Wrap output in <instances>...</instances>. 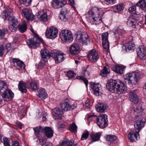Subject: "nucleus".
<instances>
[{"label":"nucleus","instance_id":"f257e3e1","mask_svg":"<svg viewBox=\"0 0 146 146\" xmlns=\"http://www.w3.org/2000/svg\"><path fill=\"white\" fill-rule=\"evenodd\" d=\"M106 88L110 92L118 94L124 93L127 90L125 84L119 80H109L106 84Z\"/></svg>","mask_w":146,"mask_h":146},{"label":"nucleus","instance_id":"f03ea898","mask_svg":"<svg viewBox=\"0 0 146 146\" xmlns=\"http://www.w3.org/2000/svg\"><path fill=\"white\" fill-rule=\"evenodd\" d=\"M0 94L2 97L8 101L11 100L14 96V94L10 90L8 89L5 81L0 80Z\"/></svg>","mask_w":146,"mask_h":146},{"label":"nucleus","instance_id":"7ed1b4c3","mask_svg":"<svg viewBox=\"0 0 146 146\" xmlns=\"http://www.w3.org/2000/svg\"><path fill=\"white\" fill-rule=\"evenodd\" d=\"M146 121L145 119L140 118V119L137 121L136 124L134 125L136 133H134L133 131H132L130 132L128 135V138L131 141H133L137 139V135H138V133L141 128L144 126Z\"/></svg>","mask_w":146,"mask_h":146},{"label":"nucleus","instance_id":"20e7f679","mask_svg":"<svg viewBox=\"0 0 146 146\" xmlns=\"http://www.w3.org/2000/svg\"><path fill=\"white\" fill-rule=\"evenodd\" d=\"M75 36L76 41L80 44L88 45L91 42L88 35L86 34H83L81 31L77 32L75 34Z\"/></svg>","mask_w":146,"mask_h":146},{"label":"nucleus","instance_id":"39448f33","mask_svg":"<svg viewBox=\"0 0 146 146\" xmlns=\"http://www.w3.org/2000/svg\"><path fill=\"white\" fill-rule=\"evenodd\" d=\"M36 137H38L40 132H44L46 136L48 138H51L53 136V132L52 129L49 127H46L44 128L41 126L36 127L33 128Z\"/></svg>","mask_w":146,"mask_h":146},{"label":"nucleus","instance_id":"423d86ee","mask_svg":"<svg viewBox=\"0 0 146 146\" xmlns=\"http://www.w3.org/2000/svg\"><path fill=\"white\" fill-rule=\"evenodd\" d=\"M125 82L128 84H135L139 80L140 75L137 72L127 73L124 76Z\"/></svg>","mask_w":146,"mask_h":146},{"label":"nucleus","instance_id":"0eeeda50","mask_svg":"<svg viewBox=\"0 0 146 146\" xmlns=\"http://www.w3.org/2000/svg\"><path fill=\"white\" fill-rule=\"evenodd\" d=\"M34 36L28 40L27 42L29 46H38L42 45L43 46L46 45L45 42L36 34H34Z\"/></svg>","mask_w":146,"mask_h":146},{"label":"nucleus","instance_id":"6e6552de","mask_svg":"<svg viewBox=\"0 0 146 146\" xmlns=\"http://www.w3.org/2000/svg\"><path fill=\"white\" fill-rule=\"evenodd\" d=\"M108 118L106 115L100 114L96 119V123L101 128H105L108 124Z\"/></svg>","mask_w":146,"mask_h":146},{"label":"nucleus","instance_id":"1a4fd4ad","mask_svg":"<svg viewBox=\"0 0 146 146\" xmlns=\"http://www.w3.org/2000/svg\"><path fill=\"white\" fill-rule=\"evenodd\" d=\"M60 37L62 40L65 42H71L73 40L72 32L68 30H63L61 32Z\"/></svg>","mask_w":146,"mask_h":146},{"label":"nucleus","instance_id":"9d476101","mask_svg":"<svg viewBox=\"0 0 146 146\" xmlns=\"http://www.w3.org/2000/svg\"><path fill=\"white\" fill-rule=\"evenodd\" d=\"M95 14L94 11L92 9L91 10L88 12V15L89 18L88 19V21L92 24H98L101 23L102 19L100 17V15H98V18L96 17H94Z\"/></svg>","mask_w":146,"mask_h":146},{"label":"nucleus","instance_id":"9b49d317","mask_svg":"<svg viewBox=\"0 0 146 146\" xmlns=\"http://www.w3.org/2000/svg\"><path fill=\"white\" fill-rule=\"evenodd\" d=\"M51 56L54 58L56 63H58L62 62L64 60L65 54L61 53L60 51L52 52Z\"/></svg>","mask_w":146,"mask_h":146},{"label":"nucleus","instance_id":"f8f14e48","mask_svg":"<svg viewBox=\"0 0 146 146\" xmlns=\"http://www.w3.org/2000/svg\"><path fill=\"white\" fill-rule=\"evenodd\" d=\"M58 31L57 29L54 27H51L47 29L45 33L46 36L50 39H54L57 37Z\"/></svg>","mask_w":146,"mask_h":146},{"label":"nucleus","instance_id":"ddd939ff","mask_svg":"<svg viewBox=\"0 0 146 146\" xmlns=\"http://www.w3.org/2000/svg\"><path fill=\"white\" fill-rule=\"evenodd\" d=\"M88 57L91 62H95L98 60L99 56L98 51L94 49H92L90 51Z\"/></svg>","mask_w":146,"mask_h":146},{"label":"nucleus","instance_id":"4468645a","mask_svg":"<svg viewBox=\"0 0 146 146\" xmlns=\"http://www.w3.org/2000/svg\"><path fill=\"white\" fill-rule=\"evenodd\" d=\"M138 56L140 58L144 60L146 58V49L145 46H139L137 48Z\"/></svg>","mask_w":146,"mask_h":146},{"label":"nucleus","instance_id":"2eb2a0df","mask_svg":"<svg viewBox=\"0 0 146 146\" xmlns=\"http://www.w3.org/2000/svg\"><path fill=\"white\" fill-rule=\"evenodd\" d=\"M12 64L19 70L24 69L25 68L23 62L17 58H13Z\"/></svg>","mask_w":146,"mask_h":146},{"label":"nucleus","instance_id":"dca6fc26","mask_svg":"<svg viewBox=\"0 0 146 146\" xmlns=\"http://www.w3.org/2000/svg\"><path fill=\"white\" fill-rule=\"evenodd\" d=\"M67 2L65 0H53L52 4L53 7L57 9L62 7Z\"/></svg>","mask_w":146,"mask_h":146},{"label":"nucleus","instance_id":"f3484780","mask_svg":"<svg viewBox=\"0 0 146 146\" xmlns=\"http://www.w3.org/2000/svg\"><path fill=\"white\" fill-rule=\"evenodd\" d=\"M13 14L12 9L11 8H8L1 13V16L4 21H5L12 17Z\"/></svg>","mask_w":146,"mask_h":146},{"label":"nucleus","instance_id":"a211bd4d","mask_svg":"<svg viewBox=\"0 0 146 146\" xmlns=\"http://www.w3.org/2000/svg\"><path fill=\"white\" fill-rule=\"evenodd\" d=\"M21 14L23 16L28 20H31L32 21L34 19L35 16L30 13L28 10L27 9H23L21 12Z\"/></svg>","mask_w":146,"mask_h":146},{"label":"nucleus","instance_id":"6ab92c4d","mask_svg":"<svg viewBox=\"0 0 146 146\" xmlns=\"http://www.w3.org/2000/svg\"><path fill=\"white\" fill-rule=\"evenodd\" d=\"M52 114L56 119H60L62 117V112L58 108H55L52 113Z\"/></svg>","mask_w":146,"mask_h":146},{"label":"nucleus","instance_id":"aec40b11","mask_svg":"<svg viewBox=\"0 0 146 146\" xmlns=\"http://www.w3.org/2000/svg\"><path fill=\"white\" fill-rule=\"evenodd\" d=\"M12 24L9 27L10 30L12 32H14L16 31L18 27V21L17 19L14 17H13L11 19Z\"/></svg>","mask_w":146,"mask_h":146},{"label":"nucleus","instance_id":"412c9836","mask_svg":"<svg viewBox=\"0 0 146 146\" xmlns=\"http://www.w3.org/2000/svg\"><path fill=\"white\" fill-rule=\"evenodd\" d=\"M69 101V99L66 98L60 104V106L62 110L65 111H68L70 109Z\"/></svg>","mask_w":146,"mask_h":146},{"label":"nucleus","instance_id":"4be33fe9","mask_svg":"<svg viewBox=\"0 0 146 146\" xmlns=\"http://www.w3.org/2000/svg\"><path fill=\"white\" fill-rule=\"evenodd\" d=\"M41 57L42 60L46 62L47 61L48 58H49L50 56H51L49 52L46 49H44V50H42L40 51Z\"/></svg>","mask_w":146,"mask_h":146},{"label":"nucleus","instance_id":"5701e85b","mask_svg":"<svg viewBox=\"0 0 146 146\" xmlns=\"http://www.w3.org/2000/svg\"><path fill=\"white\" fill-rule=\"evenodd\" d=\"M92 89L94 93L96 95L98 96L99 95V88L100 85L99 84L95 83H92L91 84Z\"/></svg>","mask_w":146,"mask_h":146},{"label":"nucleus","instance_id":"b1692460","mask_svg":"<svg viewBox=\"0 0 146 146\" xmlns=\"http://www.w3.org/2000/svg\"><path fill=\"white\" fill-rule=\"evenodd\" d=\"M143 109L141 104H137L136 108H134L133 111L136 117H141L142 114Z\"/></svg>","mask_w":146,"mask_h":146},{"label":"nucleus","instance_id":"393cba45","mask_svg":"<svg viewBox=\"0 0 146 146\" xmlns=\"http://www.w3.org/2000/svg\"><path fill=\"white\" fill-rule=\"evenodd\" d=\"M35 17L40 21H46L47 20V15L45 13H41V12H39L36 15Z\"/></svg>","mask_w":146,"mask_h":146},{"label":"nucleus","instance_id":"a878e982","mask_svg":"<svg viewBox=\"0 0 146 146\" xmlns=\"http://www.w3.org/2000/svg\"><path fill=\"white\" fill-rule=\"evenodd\" d=\"M129 98L130 101L135 104L137 103L139 101L138 96L134 91L130 92Z\"/></svg>","mask_w":146,"mask_h":146},{"label":"nucleus","instance_id":"bb28decb","mask_svg":"<svg viewBox=\"0 0 146 146\" xmlns=\"http://www.w3.org/2000/svg\"><path fill=\"white\" fill-rule=\"evenodd\" d=\"M25 83L22 81H20L18 86L19 90L22 93H26L27 89Z\"/></svg>","mask_w":146,"mask_h":146},{"label":"nucleus","instance_id":"cd10ccee","mask_svg":"<svg viewBox=\"0 0 146 146\" xmlns=\"http://www.w3.org/2000/svg\"><path fill=\"white\" fill-rule=\"evenodd\" d=\"M117 139V137L114 135H106V140L109 144L114 143Z\"/></svg>","mask_w":146,"mask_h":146},{"label":"nucleus","instance_id":"c85d7f7f","mask_svg":"<svg viewBox=\"0 0 146 146\" xmlns=\"http://www.w3.org/2000/svg\"><path fill=\"white\" fill-rule=\"evenodd\" d=\"M127 23L128 25L133 27V28L135 27V25L136 23L135 19L133 18L132 16H130L128 18Z\"/></svg>","mask_w":146,"mask_h":146},{"label":"nucleus","instance_id":"c756f323","mask_svg":"<svg viewBox=\"0 0 146 146\" xmlns=\"http://www.w3.org/2000/svg\"><path fill=\"white\" fill-rule=\"evenodd\" d=\"M136 5L140 8L146 12V1L145 0H140Z\"/></svg>","mask_w":146,"mask_h":146},{"label":"nucleus","instance_id":"7c9ffc66","mask_svg":"<svg viewBox=\"0 0 146 146\" xmlns=\"http://www.w3.org/2000/svg\"><path fill=\"white\" fill-rule=\"evenodd\" d=\"M70 53L72 55L78 54L80 51L79 46H70L69 48Z\"/></svg>","mask_w":146,"mask_h":146},{"label":"nucleus","instance_id":"2f4dec72","mask_svg":"<svg viewBox=\"0 0 146 146\" xmlns=\"http://www.w3.org/2000/svg\"><path fill=\"white\" fill-rule=\"evenodd\" d=\"M38 96L42 99H44L47 97V94L45 92V90L43 88H41L38 91Z\"/></svg>","mask_w":146,"mask_h":146},{"label":"nucleus","instance_id":"473e14b6","mask_svg":"<svg viewBox=\"0 0 146 146\" xmlns=\"http://www.w3.org/2000/svg\"><path fill=\"white\" fill-rule=\"evenodd\" d=\"M67 10L66 9H63L61 10V12L59 16V19L64 21L67 20L66 14L67 12Z\"/></svg>","mask_w":146,"mask_h":146},{"label":"nucleus","instance_id":"72a5a7b5","mask_svg":"<svg viewBox=\"0 0 146 146\" xmlns=\"http://www.w3.org/2000/svg\"><path fill=\"white\" fill-rule=\"evenodd\" d=\"M96 108L98 111L100 112H103L106 108V106L103 103L98 104L97 106H96Z\"/></svg>","mask_w":146,"mask_h":146},{"label":"nucleus","instance_id":"f704fd0d","mask_svg":"<svg viewBox=\"0 0 146 146\" xmlns=\"http://www.w3.org/2000/svg\"><path fill=\"white\" fill-rule=\"evenodd\" d=\"M101 136V133L98 132L94 134H90V137L92 139L93 141H96L99 140Z\"/></svg>","mask_w":146,"mask_h":146},{"label":"nucleus","instance_id":"c9c22d12","mask_svg":"<svg viewBox=\"0 0 146 146\" xmlns=\"http://www.w3.org/2000/svg\"><path fill=\"white\" fill-rule=\"evenodd\" d=\"M113 69L117 73L122 74L123 73L124 69L122 66L116 65L113 67Z\"/></svg>","mask_w":146,"mask_h":146},{"label":"nucleus","instance_id":"e433bc0d","mask_svg":"<svg viewBox=\"0 0 146 146\" xmlns=\"http://www.w3.org/2000/svg\"><path fill=\"white\" fill-rule=\"evenodd\" d=\"M77 127L74 122L70 125L68 129L72 133H76L77 131Z\"/></svg>","mask_w":146,"mask_h":146},{"label":"nucleus","instance_id":"4c0bfd02","mask_svg":"<svg viewBox=\"0 0 146 146\" xmlns=\"http://www.w3.org/2000/svg\"><path fill=\"white\" fill-rule=\"evenodd\" d=\"M122 51L125 52L129 50H133L135 49V46H122Z\"/></svg>","mask_w":146,"mask_h":146},{"label":"nucleus","instance_id":"58836bf2","mask_svg":"<svg viewBox=\"0 0 146 146\" xmlns=\"http://www.w3.org/2000/svg\"><path fill=\"white\" fill-rule=\"evenodd\" d=\"M110 72V70L108 66H105L104 68L101 70V75L103 76H104Z\"/></svg>","mask_w":146,"mask_h":146},{"label":"nucleus","instance_id":"ea45409f","mask_svg":"<svg viewBox=\"0 0 146 146\" xmlns=\"http://www.w3.org/2000/svg\"><path fill=\"white\" fill-rule=\"evenodd\" d=\"M76 74L72 71H68L66 73V76L69 79L73 78L76 76Z\"/></svg>","mask_w":146,"mask_h":146},{"label":"nucleus","instance_id":"a19ab883","mask_svg":"<svg viewBox=\"0 0 146 146\" xmlns=\"http://www.w3.org/2000/svg\"><path fill=\"white\" fill-rule=\"evenodd\" d=\"M18 27L19 31L22 33L25 32L27 29V26L25 24H23V25H19Z\"/></svg>","mask_w":146,"mask_h":146},{"label":"nucleus","instance_id":"79ce46f5","mask_svg":"<svg viewBox=\"0 0 146 146\" xmlns=\"http://www.w3.org/2000/svg\"><path fill=\"white\" fill-rule=\"evenodd\" d=\"M31 88L33 90H36L37 89V84L35 81H33L30 83Z\"/></svg>","mask_w":146,"mask_h":146},{"label":"nucleus","instance_id":"37998d69","mask_svg":"<svg viewBox=\"0 0 146 146\" xmlns=\"http://www.w3.org/2000/svg\"><path fill=\"white\" fill-rule=\"evenodd\" d=\"M7 29L4 28L2 29H0V36L2 38L4 37L5 35L7 33Z\"/></svg>","mask_w":146,"mask_h":146},{"label":"nucleus","instance_id":"c03bdc74","mask_svg":"<svg viewBox=\"0 0 146 146\" xmlns=\"http://www.w3.org/2000/svg\"><path fill=\"white\" fill-rule=\"evenodd\" d=\"M89 135V133L88 131L84 132L82 135L81 140H86L88 138Z\"/></svg>","mask_w":146,"mask_h":146},{"label":"nucleus","instance_id":"a18cd8bd","mask_svg":"<svg viewBox=\"0 0 146 146\" xmlns=\"http://www.w3.org/2000/svg\"><path fill=\"white\" fill-rule=\"evenodd\" d=\"M32 0H21V2L26 6H28L31 4Z\"/></svg>","mask_w":146,"mask_h":146},{"label":"nucleus","instance_id":"49530a36","mask_svg":"<svg viewBox=\"0 0 146 146\" xmlns=\"http://www.w3.org/2000/svg\"><path fill=\"white\" fill-rule=\"evenodd\" d=\"M136 7L135 6H132L130 7L128 10L129 12L132 14H135L136 13Z\"/></svg>","mask_w":146,"mask_h":146},{"label":"nucleus","instance_id":"de8ad7c7","mask_svg":"<svg viewBox=\"0 0 146 146\" xmlns=\"http://www.w3.org/2000/svg\"><path fill=\"white\" fill-rule=\"evenodd\" d=\"M3 139L5 146H11L10 140L7 138L4 137L3 138Z\"/></svg>","mask_w":146,"mask_h":146},{"label":"nucleus","instance_id":"09e8293b","mask_svg":"<svg viewBox=\"0 0 146 146\" xmlns=\"http://www.w3.org/2000/svg\"><path fill=\"white\" fill-rule=\"evenodd\" d=\"M77 79L79 80H81L85 83L86 86L87 87L88 85V81L87 80L85 77L83 76H79L78 77Z\"/></svg>","mask_w":146,"mask_h":146},{"label":"nucleus","instance_id":"8fccbe9b","mask_svg":"<svg viewBox=\"0 0 146 146\" xmlns=\"http://www.w3.org/2000/svg\"><path fill=\"white\" fill-rule=\"evenodd\" d=\"M36 141L39 143H41L42 144L44 143V142H45V140L44 137H41L38 138L37 140Z\"/></svg>","mask_w":146,"mask_h":146},{"label":"nucleus","instance_id":"3c124183","mask_svg":"<svg viewBox=\"0 0 146 146\" xmlns=\"http://www.w3.org/2000/svg\"><path fill=\"white\" fill-rule=\"evenodd\" d=\"M124 32V30H122L121 29L117 31L115 33V35H116V36H115V37H117V38H119V36H117V35H121V34L123 33Z\"/></svg>","mask_w":146,"mask_h":146},{"label":"nucleus","instance_id":"603ef678","mask_svg":"<svg viewBox=\"0 0 146 146\" xmlns=\"http://www.w3.org/2000/svg\"><path fill=\"white\" fill-rule=\"evenodd\" d=\"M102 40L108 39V33L107 32L102 33Z\"/></svg>","mask_w":146,"mask_h":146},{"label":"nucleus","instance_id":"864d4df0","mask_svg":"<svg viewBox=\"0 0 146 146\" xmlns=\"http://www.w3.org/2000/svg\"><path fill=\"white\" fill-rule=\"evenodd\" d=\"M64 141H65L67 142V146H73V145L74 144V145H77L76 143L73 144V142L72 140H70V141H68V140H65Z\"/></svg>","mask_w":146,"mask_h":146},{"label":"nucleus","instance_id":"5fc2aeb1","mask_svg":"<svg viewBox=\"0 0 146 146\" xmlns=\"http://www.w3.org/2000/svg\"><path fill=\"white\" fill-rule=\"evenodd\" d=\"M5 49L3 46H0V56H2L5 52Z\"/></svg>","mask_w":146,"mask_h":146},{"label":"nucleus","instance_id":"6e6d98bb","mask_svg":"<svg viewBox=\"0 0 146 146\" xmlns=\"http://www.w3.org/2000/svg\"><path fill=\"white\" fill-rule=\"evenodd\" d=\"M102 40L103 46H110L109 43L108 41V39Z\"/></svg>","mask_w":146,"mask_h":146},{"label":"nucleus","instance_id":"4d7b16f0","mask_svg":"<svg viewBox=\"0 0 146 146\" xmlns=\"http://www.w3.org/2000/svg\"><path fill=\"white\" fill-rule=\"evenodd\" d=\"M116 7L117 10L119 11H121L122 10H123L124 8L123 5L121 4L117 5Z\"/></svg>","mask_w":146,"mask_h":146},{"label":"nucleus","instance_id":"13d9d810","mask_svg":"<svg viewBox=\"0 0 146 146\" xmlns=\"http://www.w3.org/2000/svg\"><path fill=\"white\" fill-rule=\"evenodd\" d=\"M67 142L65 141H63L61 142L60 141L59 144L57 146H67Z\"/></svg>","mask_w":146,"mask_h":146},{"label":"nucleus","instance_id":"bf43d9fd","mask_svg":"<svg viewBox=\"0 0 146 146\" xmlns=\"http://www.w3.org/2000/svg\"><path fill=\"white\" fill-rule=\"evenodd\" d=\"M107 3L110 4L115 3L116 2V0H104Z\"/></svg>","mask_w":146,"mask_h":146},{"label":"nucleus","instance_id":"052dcab7","mask_svg":"<svg viewBox=\"0 0 146 146\" xmlns=\"http://www.w3.org/2000/svg\"><path fill=\"white\" fill-rule=\"evenodd\" d=\"M42 146H52V143L45 142L44 143L41 144Z\"/></svg>","mask_w":146,"mask_h":146},{"label":"nucleus","instance_id":"680f3d73","mask_svg":"<svg viewBox=\"0 0 146 146\" xmlns=\"http://www.w3.org/2000/svg\"><path fill=\"white\" fill-rule=\"evenodd\" d=\"M90 101L89 100L87 99L85 103V105H84V106H85L88 108H89L90 106Z\"/></svg>","mask_w":146,"mask_h":146},{"label":"nucleus","instance_id":"e2e57ef3","mask_svg":"<svg viewBox=\"0 0 146 146\" xmlns=\"http://www.w3.org/2000/svg\"><path fill=\"white\" fill-rule=\"evenodd\" d=\"M77 105L76 103H74L73 105L70 106V109H75L77 107Z\"/></svg>","mask_w":146,"mask_h":146},{"label":"nucleus","instance_id":"0e129e2a","mask_svg":"<svg viewBox=\"0 0 146 146\" xmlns=\"http://www.w3.org/2000/svg\"><path fill=\"white\" fill-rule=\"evenodd\" d=\"M103 48L105 51L108 52L109 51V46H103Z\"/></svg>","mask_w":146,"mask_h":146},{"label":"nucleus","instance_id":"69168bd1","mask_svg":"<svg viewBox=\"0 0 146 146\" xmlns=\"http://www.w3.org/2000/svg\"><path fill=\"white\" fill-rule=\"evenodd\" d=\"M45 62L44 61L43 62H40L39 64V66L40 68H42L45 65Z\"/></svg>","mask_w":146,"mask_h":146},{"label":"nucleus","instance_id":"338daca9","mask_svg":"<svg viewBox=\"0 0 146 146\" xmlns=\"http://www.w3.org/2000/svg\"><path fill=\"white\" fill-rule=\"evenodd\" d=\"M16 124L19 128L21 129L23 125L20 122H17Z\"/></svg>","mask_w":146,"mask_h":146},{"label":"nucleus","instance_id":"774afa93","mask_svg":"<svg viewBox=\"0 0 146 146\" xmlns=\"http://www.w3.org/2000/svg\"><path fill=\"white\" fill-rule=\"evenodd\" d=\"M58 125L59 127L60 128H63L64 126V125L62 124L61 122H58Z\"/></svg>","mask_w":146,"mask_h":146}]
</instances>
